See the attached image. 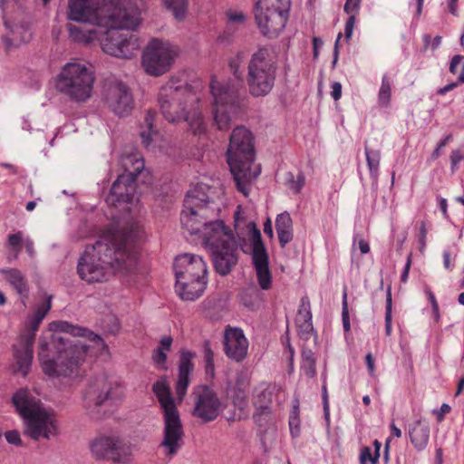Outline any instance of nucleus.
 I'll list each match as a JSON object with an SVG mask.
<instances>
[{
    "label": "nucleus",
    "mask_w": 464,
    "mask_h": 464,
    "mask_svg": "<svg viewBox=\"0 0 464 464\" xmlns=\"http://www.w3.org/2000/svg\"><path fill=\"white\" fill-rule=\"evenodd\" d=\"M119 14L103 0H70L68 18L82 23L69 24L70 37L84 44L99 40L105 53L130 59L136 55L141 43L135 34L121 29H136L139 17L135 10L123 16Z\"/></svg>",
    "instance_id": "nucleus-1"
},
{
    "label": "nucleus",
    "mask_w": 464,
    "mask_h": 464,
    "mask_svg": "<svg viewBox=\"0 0 464 464\" xmlns=\"http://www.w3.org/2000/svg\"><path fill=\"white\" fill-rule=\"evenodd\" d=\"M108 353L104 341L94 333L69 324L54 321L40 340L39 360L43 372L50 377H78L88 356Z\"/></svg>",
    "instance_id": "nucleus-2"
},
{
    "label": "nucleus",
    "mask_w": 464,
    "mask_h": 464,
    "mask_svg": "<svg viewBox=\"0 0 464 464\" xmlns=\"http://www.w3.org/2000/svg\"><path fill=\"white\" fill-rule=\"evenodd\" d=\"M144 231L138 222L125 227L111 228L93 245L86 246L78 263L80 277L88 282H101L114 272L140 273V253Z\"/></svg>",
    "instance_id": "nucleus-3"
},
{
    "label": "nucleus",
    "mask_w": 464,
    "mask_h": 464,
    "mask_svg": "<svg viewBox=\"0 0 464 464\" xmlns=\"http://www.w3.org/2000/svg\"><path fill=\"white\" fill-rule=\"evenodd\" d=\"M179 82V80L172 77L160 91L159 103L163 117L169 122L184 120L194 135L205 134L207 122L203 111L207 108L202 101V82L196 81L191 86Z\"/></svg>",
    "instance_id": "nucleus-4"
},
{
    "label": "nucleus",
    "mask_w": 464,
    "mask_h": 464,
    "mask_svg": "<svg viewBox=\"0 0 464 464\" xmlns=\"http://www.w3.org/2000/svg\"><path fill=\"white\" fill-rule=\"evenodd\" d=\"M254 160L252 133L244 127L235 128L227 149V163L237 189L245 197L249 195L252 181L261 172L260 165L255 164Z\"/></svg>",
    "instance_id": "nucleus-5"
},
{
    "label": "nucleus",
    "mask_w": 464,
    "mask_h": 464,
    "mask_svg": "<svg viewBox=\"0 0 464 464\" xmlns=\"http://www.w3.org/2000/svg\"><path fill=\"white\" fill-rule=\"evenodd\" d=\"M198 238L211 252L217 272L228 274L237 262V241L231 228L222 220L205 222Z\"/></svg>",
    "instance_id": "nucleus-6"
},
{
    "label": "nucleus",
    "mask_w": 464,
    "mask_h": 464,
    "mask_svg": "<svg viewBox=\"0 0 464 464\" xmlns=\"http://www.w3.org/2000/svg\"><path fill=\"white\" fill-rule=\"evenodd\" d=\"M235 230L237 237L243 242L241 248L251 252L254 267L260 287L268 290L272 286V276L268 266V255L262 242L261 233L253 221H246L244 210L237 206L234 214Z\"/></svg>",
    "instance_id": "nucleus-7"
},
{
    "label": "nucleus",
    "mask_w": 464,
    "mask_h": 464,
    "mask_svg": "<svg viewBox=\"0 0 464 464\" xmlns=\"http://www.w3.org/2000/svg\"><path fill=\"white\" fill-rule=\"evenodd\" d=\"M13 403L25 423V433L34 440L49 439L56 433V420L53 411L43 407L27 389L18 390Z\"/></svg>",
    "instance_id": "nucleus-8"
},
{
    "label": "nucleus",
    "mask_w": 464,
    "mask_h": 464,
    "mask_svg": "<svg viewBox=\"0 0 464 464\" xmlns=\"http://www.w3.org/2000/svg\"><path fill=\"white\" fill-rule=\"evenodd\" d=\"M95 74L84 61L72 60L65 63L55 77L57 92L74 102H85L92 94Z\"/></svg>",
    "instance_id": "nucleus-9"
},
{
    "label": "nucleus",
    "mask_w": 464,
    "mask_h": 464,
    "mask_svg": "<svg viewBox=\"0 0 464 464\" xmlns=\"http://www.w3.org/2000/svg\"><path fill=\"white\" fill-rule=\"evenodd\" d=\"M175 289L183 300H195L207 285V265L203 258L194 254H183L174 261Z\"/></svg>",
    "instance_id": "nucleus-10"
},
{
    "label": "nucleus",
    "mask_w": 464,
    "mask_h": 464,
    "mask_svg": "<svg viewBox=\"0 0 464 464\" xmlns=\"http://www.w3.org/2000/svg\"><path fill=\"white\" fill-rule=\"evenodd\" d=\"M164 419V438L161 447L168 455H174L183 443V427L179 412L166 379L157 381L152 386Z\"/></svg>",
    "instance_id": "nucleus-11"
},
{
    "label": "nucleus",
    "mask_w": 464,
    "mask_h": 464,
    "mask_svg": "<svg viewBox=\"0 0 464 464\" xmlns=\"http://www.w3.org/2000/svg\"><path fill=\"white\" fill-rule=\"evenodd\" d=\"M51 299L52 297L48 296L36 306L34 313L28 316L24 330L16 343L13 345V362L11 368L14 373H19L24 377L30 372L35 333L51 309Z\"/></svg>",
    "instance_id": "nucleus-12"
},
{
    "label": "nucleus",
    "mask_w": 464,
    "mask_h": 464,
    "mask_svg": "<svg viewBox=\"0 0 464 464\" xmlns=\"http://www.w3.org/2000/svg\"><path fill=\"white\" fill-rule=\"evenodd\" d=\"M204 184H197L191 188L184 199V209L180 221L183 227L190 234L198 237L204 230V223L214 217V208L209 205L208 190Z\"/></svg>",
    "instance_id": "nucleus-13"
},
{
    "label": "nucleus",
    "mask_w": 464,
    "mask_h": 464,
    "mask_svg": "<svg viewBox=\"0 0 464 464\" xmlns=\"http://www.w3.org/2000/svg\"><path fill=\"white\" fill-rule=\"evenodd\" d=\"M122 166L126 173L120 175L113 182L106 198L110 205L117 206L130 202L136 191L137 182L141 181L142 177L149 174V171L144 169L143 160L138 153L123 158Z\"/></svg>",
    "instance_id": "nucleus-14"
},
{
    "label": "nucleus",
    "mask_w": 464,
    "mask_h": 464,
    "mask_svg": "<svg viewBox=\"0 0 464 464\" xmlns=\"http://www.w3.org/2000/svg\"><path fill=\"white\" fill-rule=\"evenodd\" d=\"M276 63L273 53L266 47L260 48L252 55L246 80L253 96H265L270 92L276 80Z\"/></svg>",
    "instance_id": "nucleus-15"
},
{
    "label": "nucleus",
    "mask_w": 464,
    "mask_h": 464,
    "mask_svg": "<svg viewBox=\"0 0 464 464\" xmlns=\"http://www.w3.org/2000/svg\"><path fill=\"white\" fill-rule=\"evenodd\" d=\"M212 98L211 114L218 130L229 128L231 114L236 111L238 103V88L218 76L212 78L210 85Z\"/></svg>",
    "instance_id": "nucleus-16"
},
{
    "label": "nucleus",
    "mask_w": 464,
    "mask_h": 464,
    "mask_svg": "<svg viewBox=\"0 0 464 464\" xmlns=\"http://www.w3.org/2000/svg\"><path fill=\"white\" fill-rule=\"evenodd\" d=\"M288 0H257L254 14L260 32L273 38L284 29L288 19Z\"/></svg>",
    "instance_id": "nucleus-17"
},
{
    "label": "nucleus",
    "mask_w": 464,
    "mask_h": 464,
    "mask_svg": "<svg viewBox=\"0 0 464 464\" xmlns=\"http://www.w3.org/2000/svg\"><path fill=\"white\" fill-rule=\"evenodd\" d=\"M24 3L25 0H0L4 24L7 31L3 36L6 51L19 46L31 38V32L27 26L14 24V21L19 20L23 15Z\"/></svg>",
    "instance_id": "nucleus-18"
},
{
    "label": "nucleus",
    "mask_w": 464,
    "mask_h": 464,
    "mask_svg": "<svg viewBox=\"0 0 464 464\" xmlns=\"http://www.w3.org/2000/svg\"><path fill=\"white\" fill-rule=\"evenodd\" d=\"M176 55L169 43L152 39L143 53L142 65L148 74L160 76L170 69Z\"/></svg>",
    "instance_id": "nucleus-19"
},
{
    "label": "nucleus",
    "mask_w": 464,
    "mask_h": 464,
    "mask_svg": "<svg viewBox=\"0 0 464 464\" xmlns=\"http://www.w3.org/2000/svg\"><path fill=\"white\" fill-rule=\"evenodd\" d=\"M123 396V387L105 374L97 377L83 394V406L86 409L102 405L108 400H120Z\"/></svg>",
    "instance_id": "nucleus-20"
},
{
    "label": "nucleus",
    "mask_w": 464,
    "mask_h": 464,
    "mask_svg": "<svg viewBox=\"0 0 464 464\" xmlns=\"http://www.w3.org/2000/svg\"><path fill=\"white\" fill-rule=\"evenodd\" d=\"M192 396L194 402L192 414L203 422L215 420L224 409L217 392L208 386H197Z\"/></svg>",
    "instance_id": "nucleus-21"
},
{
    "label": "nucleus",
    "mask_w": 464,
    "mask_h": 464,
    "mask_svg": "<svg viewBox=\"0 0 464 464\" xmlns=\"http://www.w3.org/2000/svg\"><path fill=\"white\" fill-rule=\"evenodd\" d=\"M91 451L96 459L125 463L131 454L130 446L117 436H98L90 444Z\"/></svg>",
    "instance_id": "nucleus-22"
},
{
    "label": "nucleus",
    "mask_w": 464,
    "mask_h": 464,
    "mask_svg": "<svg viewBox=\"0 0 464 464\" xmlns=\"http://www.w3.org/2000/svg\"><path fill=\"white\" fill-rule=\"evenodd\" d=\"M106 99L109 107L119 116L129 114L133 108L132 95L129 88L121 82L110 86Z\"/></svg>",
    "instance_id": "nucleus-23"
},
{
    "label": "nucleus",
    "mask_w": 464,
    "mask_h": 464,
    "mask_svg": "<svg viewBox=\"0 0 464 464\" xmlns=\"http://www.w3.org/2000/svg\"><path fill=\"white\" fill-rule=\"evenodd\" d=\"M248 350V341L242 330L228 327L224 336V351L227 356L236 362H242Z\"/></svg>",
    "instance_id": "nucleus-24"
},
{
    "label": "nucleus",
    "mask_w": 464,
    "mask_h": 464,
    "mask_svg": "<svg viewBox=\"0 0 464 464\" xmlns=\"http://www.w3.org/2000/svg\"><path fill=\"white\" fill-rule=\"evenodd\" d=\"M196 353L188 350L180 352L179 365V379L176 384V393L179 403H180L187 392L189 384V374L194 370L193 359Z\"/></svg>",
    "instance_id": "nucleus-25"
},
{
    "label": "nucleus",
    "mask_w": 464,
    "mask_h": 464,
    "mask_svg": "<svg viewBox=\"0 0 464 464\" xmlns=\"http://www.w3.org/2000/svg\"><path fill=\"white\" fill-rule=\"evenodd\" d=\"M5 247L8 251L7 259L9 261L17 259L23 247L25 248L29 256L34 257V242L30 237H24L22 231L9 234Z\"/></svg>",
    "instance_id": "nucleus-26"
},
{
    "label": "nucleus",
    "mask_w": 464,
    "mask_h": 464,
    "mask_svg": "<svg viewBox=\"0 0 464 464\" xmlns=\"http://www.w3.org/2000/svg\"><path fill=\"white\" fill-rule=\"evenodd\" d=\"M0 272L4 275L5 281L19 294L26 296L28 293V284L24 275L17 268L2 269Z\"/></svg>",
    "instance_id": "nucleus-27"
},
{
    "label": "nucleus",
    "mask_w": 464,
    "mask_h": 464,
    "mask_svg": "<svg viewBox=\"0 0 464 464\" xmlns=\"http://www.w3.org/2000/svg\"><path fill=\"white\" fill-rule=\"evenodd\" d=\"M156 118V112L149 111L145 116L144 126L141 127L140 137L145 147H156L159 133L154 130L153 124Z\"/></svg>",
    "instance_id": "nucleus-28"
},
{
    "label": "nucleus",
    "mask_w": 464,
    "mask_h": 464,
    "mask_svg": "<svg viewBox=\"0 0 464 464\" xmlns=\"http://www.w3.org/2000/svg\"><path fill=\"white\" fill-rule=\"evenodd\" d=\"M411 442L418 450H423L430 439V428L428 425L423 424L420 420H417L410 431Z\"/></svg>",
    "instance_id": "nucleus-29"
},
{
    "label": "nucleus",
    "mask_w": 464,
    "mask_h": 464,
    "mask_svg": "<svg viewBox=\"0 0 464 464\" xmlns=\"http://www.w3.org/2000/svg\"><path fill=\"white\" fill-rule=\"evenodd\" d=\"M360 2L361 0H346L344 5V11L347 14H349V18L346 21L344 30L346 42H348L353 34V31L356 24V14H358Z\"/></svg>",
    "instance_id": "nucleus-30"
},
{
    "label": "nucleus",
    "mask_w": 464,
    "mask_h": 464,
    "mask_svg": "<svg viewBox=\"0 0 464 464\" xmlns=\"http://www.w3.org/2000/svg\"><path fill=\"white\" fill-rule=\"evenodd\" d=\"M171 343L172 338L164 336L160 340L159 347L153 353V362L159 369H166L167 353L170 350Z\"/></svg>",
    "instance_id": "nucleus-31"
},
{
    "label": "nucleus",
    "mask_w": 464,
    "mask_h": 464,
    "mask_svg": "<svg viewBox=\"0 0 464 464\" xmlns=\"http://www.w3.org/2000/svg\"><path fill=\"white\" fill-rule=\"evenodd\" d=\"M249 381L246 376L237 378L235 385V399L234 403L240 408L246 404V398L248 394Z\"/></svg>",
    "instance_id": "nucleus-32"
},
{
    "label": "nucleus",
    "mask_w": 464,
    "mask_h": 464,
    "mask_svg": "<svg viewBox=\"0 0 464 464\" xmlns=\"http://www.w3.org/2000/svg\"><path fill=\"white\" fill-rule=\"evenodd\" d=\"M312 320L311 304L310 300L307 296H303L300 300V305L296 315V321L298 324L308 328Z\"/></svg>",
    "instance_id": "nucleus-33"
},
{
    "label": "nucleus",
    "mask_w": 464,
    "mask_h": 464,
    "mask_svg": "<svg viewBox=\"0 0 464 464\" xmlns=\"http://www.w3.org/2000/svg\"><path fill=\"white\" fill-rule=\"evenodd\" d=\"M392 80L391 77L383 75L378 94V102L380 106L387 107L389 105L392 96Z\"/></svg>",
    "instance_id": "nucleus-34"
},
{
    "label": "nucleus",
    "mask_w": 464,
    "mask_h": 464,
    "mask_svg": "<svg viewBox=\"0 0 464 464\" xmlns=\"http://www.w3.org/2000/svg\"><path fill=\"white\" fill-rule=\"evenodd\" d=\"M365 155L370 174L372 177L376 179L379 173L381 151L378 150L365 148Z\"/></svg>",
    "instance_id": "nucleus-35"
},
{
    "label": "nucleus",
    "mask_w": 464,
    "mask_h": 464,
    "mask_svg": "<svg viewBox=\"0 0 464 464\" xmlns=\"http://www.w3.org/2000/svg\"><path fill=\"white\" fill-rule=\"evenodd\" d=\"M165 6L172 11L177 19H182L186 14L188 0H163Z\"/></svg>",
    "instance_id": "nucleus-36"
},
{
    "label": "nucleus",
    "mask_w": 464,
    "mask_h": 464,
    "mask_svg": "<svg viewBox=\"0 0 464 464\" xmlns=\"http://www.w3.org/2000/svg\"><path fill=\"white\" fill-rule=\"evenodd\" d=\"M376 451L373 455L369 447H364L360 454V464H377L379 459L380 443L375 440Z\"/></svg>",
    "instance_id": "nucleus-37"
},
{
    "label": "nucleus",
    "mask_w": 464,
    "mask_h": 464,
    "mask_svg": "<svg viewBox=\"0 0 464 464\" xmlns=\"http://www.w3.org/2000/svg\"><path fill=\"white\" fill-rule=\"evenodd\" d=\"M227 25L229 27H236L242 24L246 20V15L242 11L237 9H229L226 13Z\"/></svg>",
    "instance_id": "nucleus-38"
},
{
    "label": "nucleus",
    "mask_w": 464,
    "mask_h": 464,
    "mask_svg": "<svg viewBox=\"0 0 464 464\" xmlns=\"http://www.w3.org/2000/svg\"><path fill=\"white\" fill-rule=\"evenodd\" d=\"M392 293L389 290L386 298L385 307V334L390 336L392 334Z\"/></svg>",
    "instance_id": "nucleus-39"
},
{
    "label": "nucleus",
    "mask_w": 464,
    "mask_h": 464,
    "mask_svg": "<svg viewBox=\"0 0 464 464\" xmlns=\"http://www.w3.org/2000/svg\"><path fill=\"white\" fill-rule=\"evenodd\" d=\"M272 391L269 388H266L262 390L259 394L256 395L254 403L260 409H266L272 402Z\"/></svg>",
    "instance_id": "nucleus-40"
},
{
    "label": "nucleus",
    "mask_w": 464,
    "mask_h": 464,
    "mask_svg": "<svg viewBox=\"0 0 464 464\" xmlns=\"http://www.w3.org/2000/svg\"><path fill=\"white\" fill-rule=\"evenodd\" d=\"M204 353L206 374L213 378L215 375L214 353L208 343L205 345Z\"/></svg>",
    "instance_id": "nucleus-41"
},
{
    "label": "nucleus",
    "mask_w": 464,
    "mask_h": 464,
    "mask_svg": "<svg viewBox=\"0 0 464 464\" xmlns=\"http://www.w3.org/2000/svg\"><path fill=\"white\" fill-rule=\"evenodd\" d=\"M287 182L290 190L294 194H298L304 186V176L302 173H299L296 178H295L294 175L290 173Z\"/></svg>",
    "instance_id": "nucleus-42"
},
{
    "label": "nucleus",
    "mask_w": 464,
    "mask_h": 464,
    "mask_svg": "<svg viewBox=\"0 0 464 464\" xmlns=\"http://www.w3.org/2000/svg\"><path fill=\"white\" fill-rule=\"evenodd\" d=\"M464 160V153L461 150H453L450 155V169L455 173L459 169V163Z\"/></svg>",
    "instance_id": "nucleus-43"
},
{
    "label": "nucleus",
    "mask_w": 464,
    "mask_h": 464,
    "mask_svg": "<svg viewBox=\"0 0 464 464\" xmlns=\"http://www.w3.org/2000/svg\"><path fill=\"white\" fill-rule=\"evenodd\" d=\"M276 231L287 230L292 228V219L288 213H282L277 216L276 220Z\"/></svg>",
    "instance_id": "nucleus-44"
},
{
    "label": "nucleus",
    "mask_w": 464,
    "mask_h": 464,
    "mask_svg": "<svg viewBox=\"0 0 464 464\" xmlns=\"http://www.w3.org/2000/svg\"><path fill=\"white\" fill-rule=\"evenodd\" d=\"M289 427L292 436L297 437L300 432V420L296 412H294V414L290 417Z\"/></svg>",
    "instance_id": "nucleus-45"
},
{
    "label": "nucleus",
    "mask_w": 464,
    "mask_h": 464,
    "mask_svg": "<svg viewBox=\"0 0 464 464\" xmlns=\"http://www.w3.org/2000/svg\"><path fill=\"white\" fill-rule=\"evenodd\" d=\"M428 298H429V301L430 302V304H431L432 314H433L434 320L436 322H439L440 318V307H439V304H438V302L436 300V297H435L434 294L431 293V292H429L428 293Z\"/></svg>",
    "instance_id": "nucleus-46"
},
{
    "label": "nucleus",
    "mask_w": 464,
    "mask_h": 464,
    "mask_svg": "<svg viewBox=\"0 0 464 464\" xmlns=\"http://www.w3.org/2000/svg\"><path fill=\"white\" fill-rule=\"evenodd\" d=\"M346 297H347V295H346V294H344L343 300L342 316H343V328L345 331H349L350 330V319H349L348 304H347Z\"/></svg>",
    "instance_id": "nucleus-47"
},
{
    "label": "nucleus",
    "mask_w": 464,
    "mask_h": 464,
    "mask_svg": "<svg viewBox=\"0 0 464 464\" xmlns=\"http://www.w3.org/2000/svg\"><path fill=\"white\" fill-rule=\"evenodd\" d=\"M390 436L387 438L385 442L386 450L390 447V444L392 443L394 438H400L401 436V430L398 427H396V425L393 422H392L390 425Z\"/></svg>",
    "instance_id": "nucleus-48"
},
{
    "label": "nucleus",
    "mask_w": 464,
    "mask_h": 464,
    "mask_svg": "<svg viewBox=\"0 0 464 464\" xmlns=\"http://www.w3.org/2000/svg\"><path fill=\"white\" fill-rule=\"evenodd\" d=\"M5 436L6 440L9 443L16 445V446L21 444L20 433L17 430L6 431Z\"/></svg>",
    "instance_id": "nucleus-49"
},
{
    "label": "nucleus",
    "mask_w": 464,
    "mask_h": 464,
    "mask_svg": "<svg viewBox=\"0 0 464 464\" xmlns=\"http://www.w3.org/2000/svg\"><path fill=\"white\" fill-rule=\"evenodd\" d=\"M280 244L285 246L292 240V228L287 230L277 231Z\"/></svg>",
    "instance_id": "nucleus-50"
},
{
    "label": "nucleus",
    "mask_w": 464,
    "mask_h": 464,
    "mask_svg": "<svg viewBox=\"0 0 464 464\" xmlns=\"http://www.w3.org/2000/svg\"><path fill=\"white\" fill-rule=\"evenodd\" d=\"M331 95L334 101H338L342 96V85L340 82H334L331 86Z\"/></svg>",
    "instance_id": "nucleus-51"
},
{
    "label": "nucleus",
    "mask_w": 464,
    "mask_h": 464,
    "mask_svg": "<svg viewBox=\"0 0 464 464\" xmlns=\"http://www.w3.org/2000/svg\"><path fill=\"white\" fill-rule=\"evenodd\" d=\"M451 411V408L449 404H446V403H443L440 409V411L437 412V420L439 422H441L444 418H445V415L450 413Z\"/></svg>",
    "instance_id": "nucleus-52"
},
{
    "label": "nucleus",
    "mask_w": 464,
    "mask_h": 464,
    "mask_svg": "<svg viewBox=\"0 0 464 464\" xmlns=\"http://www.w3.org/2000/svg\"><path fill=\"white\" fill-rule=\"evenodd\" d=\"M365 362L369 371V373L372 376L375 372V361L371 353H369L365 357Z\"/></svg>",
    "instance_id": "nucleus-53"
},
{
    "label": "nucleus",
    "mask_w": 464,
    "mask_h": 464,
    "mask_svg": "<svg viewBox=\"0 0 464 464\" xmlns=\"http://www.w3.org/2000/svg\"><path fill=\"white\" fill-rule=\"evenodd\" d=\"M411 255L408 256L407 258V262H406V265H405V267H404V270L401 276V282L402 283H406L407 280H408V276H409V272H410V269H411Z\"/></svg>",
    "instance_id": "nucleus-54"
},
{
    "label": "nucleus",
    "mask_w": 464,
    "mask_h": 464,
    "mask_svg": "<svg viewBox=\"0 0 464 464\" xmlns=\"http://www.w3.org/2000/svg\"><path fill=\"white\" fill-rule=\"evenodd\" d=\"M463 57L461 55H455L452 57L450 65V71L452 73H456L457 66L460 63Z\"/></svg>",
    "instance_id": "nucleus-55"
},
{
    "label": "nucleus",
    "mask_w": 464,
    "mask_h": 464,
    "mask_svg": "<svg viewBox=\"0 0 464 464\" xmlns=\"http://www.w3.org/2000/svg\"><path fill=\"white\" fill-rule=\"evenodd\" d=\"M323 45V42L320 38L314 37L313 39L314 54L316 57L318 55L319 49Z\"/></svg>",
    "instance_id": "nucleus-56"
},
{
    "label": "nucleus",
    "mask_w": 464,
    "mask_h": 464,
    "mask_svg": "<svg viewBox=\"0 0 464 464\" xmlns=\"http://www.w3.org/2000/svg\"><path fill=\"white\" fill-rule=\"evenodd\" d=\"M457 83H450V84H448L440 89L438 90L437 93L440 94V95H444L445 93H447L448 92H450L452 91L454 88L457 87Z\"/></svg>",
    "instance_id": "nucleus-57"
},
{
    "label": "nucleus",
    "mask_w": 464,
    "mask_h": 464,
    "mask_svg": "<svg viewBox=\"0 0 464 464\" xmlns=\"http://www.w3.org/2000/svg\"><path fill=\"white\" fill-rule=\"evenodd\" d=\"M359 249L362 254H367L370 251V246L367 241L361 239L358 243Z\"/></svg>",
    "instance_id": "nucleus-58"
},
{
    "label": "nucleus",
    "mask_w": 464,
    "mask_h": 464,
    "mask_svg": "<svg viewBox=\"0 0 464 464\" xmlns=\"http://www.w3.org/2000/svg\"><path fill=\"white\" fill-rule=\"evenodd\" d=\"M444 266L447 269H452L454 265L451 264V261H450V254L446 252L444 253Z\"/></svg>",
    "instance_id": "nucleus-59"
},
{
    "label": "nucleus",
    "mask_w": 464,
    "mask_h": 464,
    "mask_svg": "<svg viewBox=\"0 0 464 464\" xmlns=\"http://www.w3.org/2000/svg\"><path fill=\"white\" fill-rule=\"evenodd\" d=\"M423 1L424 0H412V5H415V12L417 15H420L421 13Z\"/></svg>",
    "instance_id": "nucleus-60"
},
{
    "label": "nucleus",
    "mask_w": 464,
    "mask_h": 464,
    "mask_svg": "<svg viewBox=\"0 0 464 464\" xmlns=\"http://www.w3.org/2000/svg\"><path fill=\"white\" fill-rule=\"evenodd\" d=\"M464 391V377H461L458 382L455 396H459Z\"/></svg>",
    "instance_id": "nucleus-61"
},
{
    "label": "nucleus",
    "mask_w": 464,
    "mask_h": 464,
    "mask_svg": "<svg viewBox=\"0 0 464 464\" xmlns=\"http://www.w3.org/2000/svg\"><path fill=\"white\" fill-rule=\"evenodd\" d=\"M264 232L269 237H273L272 225H271V222L269 220L267 222H266L265 225H264Z\"/></svg>",
    "instance_id": "nucleus-62"
},
{
    "label": "nucleus",
    "mask_w": 464,
    "mask_h": 464,
    "mask_svg": "<svg viewBox=\"0 0 464 464\" xmlns=\"http://www.w3.org/2000/svg\"><path fill=\"white\" fill-rule=\"evenodd\" d=\"M443 463V453L441 449H437L435 455V464Z\"/></svg>",
    "instance_id": "nucleus-63"
},
{
    "label": "nucleus",
    "mask_w": 464,
    "mask_h": 464,
    "mask_svg": "<svg viewBox=\"0 0 464 464\" xmlns=\"http://www.w3.org/2000/svg\"><path fill=\"white\" fill-rule=\"evenodd\" d=\"M452 140V135L451 134H449L447 135L445 138H443L439 143V149H441L443 147H445L449 142H450Z\"/></svg>",
    "instance_id": "nucleus-64"
}]
</instances>
